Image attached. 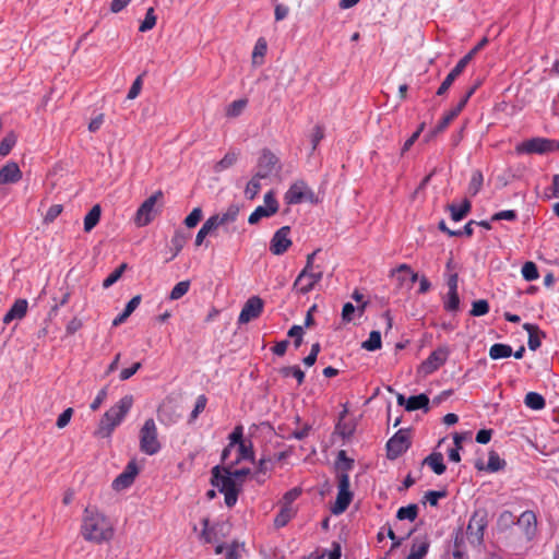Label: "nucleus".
I'll return each mask as SVG.
<instances>
[{
  "instance_id": "nucleus-14",
  "label": "nucleus",
  "mask_w": 559,
  "mask_h": 559,
  "mask_svg": "<svg viewBox=\"0 0 559 559\" xmlns=\"http://www.w3.org/2000/svg\"><path fill=\"white\" fill-rule=\"evenodd\" d=\"M264 302L258 296L250 297L243 305L238 317L239 324H246L251 320L259 318L263 311Z\"/></svg>"
},
{
  "instance_id": "nucleus-56",
  "label": "nucleus",
  "mask_w": 559,
  "mask_h": 559,
  "mask_svg": "<svg viewBox=\"0 0 559 559\" xmlns=\"http://www.w3.org/2000/svg\"><path fill=\"white\" fill-rule=\"evenodd\" d=\"M207 399L205 395H199L194 405L193 411L190 415V421H193L198 418V416L204 411L206 406Z\"/></svg>"
},
{
  "instance_id": "nucleus-62",
  "label": "nucleus",
  "mask_w": 559,
  "mask_h": 559,
  "mask_svg": "<svg viewBox=\"0 0 559 559\" xmlns=\"http://www.w3.org/2000/svg\"><path fill=\"white\" fill-rule=\"evenodd\" d=\"M324 138V128L323 126L317 124L311 133V144H312V151L317 148L320 141Z\"/></svg>"
},
{
  "instance_id": "nucleus-31",
  "label": "nucleus",
  "mask_w": 559,
  "mask_h": 559,
  "mask_svg": "<svg viewBox=\"0 0 559 559\" xmlns=\"http://www.w3.org/2000/svg\"><path fill=\"white\" fill-rule=\"evenodd\" d=\"M100 206L98 204L94 205L90 212L84 217V230L91 231L99 222L100 218Z\"/></svg>"
},
{
  "instance_id": "nucleus-16",
  "label": "nucleus",
  "mask_w": 559,
  "mask_h": 559,
  "mask_svg": "<svg viewBox=\"0 0 559 559\" xmlns=\"http://www.w3.org/2000/svg\"><path fill=\"white\" fill-rule=\"evenodd\" d=\"M552 150V141L543 138H533L516 146L520 154H544Z\"/></svg>"
},
{
  "instance_id": "nucleus-55",
  "label": "nucleus",
  "mask_w": 559,
  "mask_h": 559,
  "mask_svg": "<svg viewBox=\"0 0 559 559\" xmlns=\"http://www.w3.org/2000/svg\"><path fill=\"white\" fill-rule=\"evenodd\" d=\"M229 439V448H234L246 440L243 439V427L241 425H238L234 428L233 432L228 437Z\"/></svg>"
},
{
  "instance_id": "nucleus-13",
  "label": "nucleus",
  "mask_w": 559,
  "mask_h": 559,
  "mask_svg": "<svg viewBox=\"0 0 559 559\" xmlns=\"http://www.w3.org/2000/svg\"><path fill=\"white\" fill-rule=\"evenodd\" d=\"M448 356L449 349L447 347L437 348L420 364L418 372L423 376L433 373L445 364Z\"/></svg>"
},
{
  "instance_id": "nucleus-36",
  "label": "nucleus",
  "mask_w": 559,
  "mask_h": 559,
  "mask_svg": "<svg viewBox=\"0 0 559 559\" xmlns=\"http://www.w3.org/2000/svg\"><path fill=\"white\" fill-rule=\"evenodd\" d=\"M238 158V154L235 152H228L225 156L215 164L214 171L221 173L231 167Z\"/></svg>"
},
{
  "instance_id": "nucleus-49",
  "label": "nucleus",
  "mask_w": 559,
  "mask_h": 559,
  "mask_svg": "<svg viewBox=\"0 0 559 559\" xmlns=\"http://www.w3.org/2000/svg\"><path fill=\"white\" fill-rule=\"evenodd\" d=\"M515 523L516 522L514 514L511 511L507 510L500 513L497 521L498 527L501 530H507Z\"/></svg>"
},
{
  "instance_id": "nucleus-17",
  "label": "nucleus",
  "mask_w": 559,
  "mask_h": 559,
  "mask_svg": "<svg viewBox=\"0 0 559 559\" xmlns=\"http://www.w3.org/2000/svg\"><path fill=\"white\" fill-rule=\"evenodd\" d=\"M138 473L139 469L135 462H129L124 471L120 475H118L112 481V488L115 490H123L130 487L133 484Z\"/></svg>"
},
{
  "instance_id": "nucleus-1",
  "label": "nucleus",
  "mask_w": 559,
  "mask_h": 559,
  "mask_svg": "<svg viewBox=\"0 0 559 559\" xmlns=\"http://www.w3.org/2000/svg\"><path fill=\"white\" fill-rule=\"evenodd\" d=\"M114 532L107 516L96 509H85L81 525V534L85 540L95 544L109 542L114 537Z\"/></svg>"
},
{
  "instance_id": "nucleus-61",
  "label": "nucleus",
  "mask_w": 559,
  "mask_h": 559,
  "mask_svg": "<svg viewBox=\"0 0 559 559\" xmlns=\"http://www.w3.org/2000/svg\"><path fill=\"white\" fill-rule=\"evenodd\" d=\"M62 210L61 204L51 205L44 217V222L47 224L52 223L61 214Z\"/></svg>"
},
{
  "instance_id": "nucleus-44",
  "label": "nucleus",
  "mask_w": 559,
  "mask_h": 559,
  "mask_svg": "<svg viewBox=\"0 0 559 559\" xmlns=\"http://www.w3.org/2000/svg\"><path fill=\"white\" fill-rule=\"evenodd\" d=\"M506 465V462L500 459L499 454L495 451L489 452L487 469L489 472H498L502 469Z\"/></svg>"
},
{
  "instance_id": "nucleus-10",
  "label": "nucleus",
  "mask_w": 559,
  "mask_h": 559,
  "mask_svg": "<svg viewBox=\"0 0 559 559\" xmlns=\"http://www.w3.org/2000/svg\"><path fill=\"white\" fill-rule=\"evenodd\" d=\"M411 447V432L408 429H400L386 442L388 457L396 459Z\"/></svg>"
},
{
  "instance_id": "nucleus-26",
  "label": "nucleus",
  "mask_w": 559,
  "mask_h": 559,
  "mask_svg": "<svg viewBox=\"0 0 559 559\" xmlns=\"http://www.w3.org/2000/svg\"><path fill=\"white\" fill-rule=\"evenodd\" d=\"M429 399L426 394L421 393L418 395H414L407 399L405 409L407 412H413L417 409L425 408L428 409Z\"/></svg>"
},
{
  "instance_id": "nucleus-18",
  "label": "nucleus",
  "mask_w": 559,
  "mask_h": 559,
  "mask_svg": "<svg viewBox=\"0 0 559 559\" xmlns=\"http://www.w3.org/2000/svg\"><path fill=\"white\" fill-rule=\"evenodd\" d=\"M240 212V206L238 204H230L224 212L214 214L210 216L214 225L218 228L221 226H225L231 224L237 221Z\"/></svg>"
},
{
  "instance_id": "nucleus-50",
  "label": "nucleus",
  "mask_w": 559,
  "mask_h": 559,
  "mask_svg": "<svg viewBox=\"0 0 559 559\" xmlns=\"http://www.w3.org/2000/svg\"><path fill=\"white\" fill-rule=\"evenodd\" d=\"M292 516H293V509L290 507H283L274 520L275 526L276 527L285 526L289 522Z\"/></svg>"
},
{
  "instance_id": "nucleus-11",
  "label": "nucleus",
  "mask_w": 559,
  "mask_h": 559,
  "mask_svg": "<svg viewBox=\"0 0 559 559\" xmlns=\"http://www.w3.org/2000/svg\"><path fill=\"white\" fill-rule=\"evenodd\" d=\"M257 168L255 175L266 179L281 169L280 159L269 148H263L258 159Z\"/></svg>"
},
{
  "instance_id": "nucleus-33",
  "label": "nucleus",
  "mask_w": 559,
  "mask_h": 559,
  "mask_svg": "<svg viewBox=\"0 0 559 559\" xmlns=\"http://www.w3.org/2000/svg\"><path fill=\"white\" fill-rule=\"evenodd\" d=\"M417 515H418V507L415 503L400 508L396 513V518L399 520H401V521L408 520L411 522L415 521Z\"/></svg>"
},
{
  "instance_id": "nucleus-63",
  "label": "nucleus",
  "mask_w": 559,
  "mask_h": 559,
  "mask_svg": "<svg viewBox=\"0 0 559 559\" xmlns=\"http://www.w3.org/2000/svg\"><path fill=\"white\" fill-rule=\"evenodd\" d=\"M518 217V214L514 210H504L497 212L492 215L491 221H515Z\"/></svg>"
},
{
  "instance_id": "nucleus-59",
  "label": "nucleus",
  "mask_w": 559,
  "mask_h": 559,
  "mask_svg": "<svg viewBox=\"0 0 559 559\" xmlns=\"http://www.w3.org/2000/svg\"><path fill=\"white\" fill-rule=\"evenodd\" d=\"M445 496V490H429L426 492L425 499L430 506L436 507L438 504L439 499L444 498Z\"/></svg>"
},
{
  "instance_id": "nucleus-4",
  "label": "nucleus",
  "mask_w": 559,
  "mask_h": 559,
  "mask_svg": "<svg viewBox=\"0 0 559 559\" xmlns=\"http://www.w3.org/2000/svg\"><path fill=\"white\" fill-rule=\"evenodd\" d=\"M140 450L147 455H154L159 452L162 444L158 440L157 426L153 418L144 421L139 433Z\"/></svg>"
},
{
  "instance_id": "nucleus-2",
  "label": "nucleus",
  "mask_w": 559,
  "mask_h": 559,
  "mask_svg": "<svg viewBox=\"0 0 559 559\" xmlns=\"http://www.w3.org/2000/svg\"><path fill=\"white\" fill-rule=\"evenodd\" d=\"M133 405V396L124 395L115 405H112L99 420L96 436L108 438L115 428L121 424L126 415Z\"/></svg>"
},
{
  "instance_id": "nucleus-40",
  "label": "nucleus",
  "mask_w": 559,
  "mask_h": 559,
  "mask_svg": "<svg viewBox=\"0 0 559 559\" xmlns=\"http://www.w3.org/2000/svg\"><path fill=\"white\" fill-rule=\"evenodd\" d=\"M522 276L525 281L532 282L539 277L537 266L534 262L527 261L522 266Z\"/></svg>"
},
{
  "instance_id": "nucleus-12",
  "label": "nucleus",
  "mask_w": 559,
  "mask_h": 559,
  "mask_svg": "<svg viewBox=\"0 0 559 559\" xmlns=\"http://www.w3.org/2000/svg\"><path fill=\"white\" fill-rule=\"evenodd\" d=\"M278 211V202L275 198L274 191H269L264 194V205H259L248 218L250 225H255L263 217H271Z\"/></svg>"
},
{
  "instance_id": "nucleus-54",
  "label": "nucleus",
  "mask_w": 559,
  "mask_h": 559,
  "mask_svg": "<svg viewBox=\"0 0 559 559\" xmlns=\"http://www.w3.org/2000/svg\"><path fill=\"white\" fill-rule=\"evenodd\" d=\"M202 209L201 207H194L191 213L185 218V225L188 227V228H193L195 227L201 218H202Z\"/></svg>"
},
{
  "instance_id": "nucleus-39",
  "label": "nucleus",
  "mask_w": 559,
  "mask_h": 559,
  "mask_svg": "<svg viewBox=\"0 0 559 559\" xmlns=\"http://www.w3.org/2000/svg\"><path fill=\"white\" fill-rule=\"evenodd\" d=\"M247 99H237L228 105L226 108V116L230 118H236L242 114L245 108L247 107Z\"/></svg>"
},
{
  "instance_id": "nucleus-48",
  "label": "nucleus",
  "mask_w": 559,
  "mask_h": 559,
  "mask_svg": "<svg viewBox=\"0 0 559 559\" xmlns=\"http://www.w3.org/2000/svg\"><path fill=\"white\" fill-rule=\"evenodd\" d=\"M156 25V15L153 8H148L143 22L141 23L139 31L147 32Z\"/></svg>"
},
{
  "instance_id": "nucleus-57",
  "label": "nucleus",
  "mask_w": 559,
  "mask_h": 559,
  "mask_svg": "<svg viewBox=\"0 0 559 559\" xmlns=\"http://www.w3.org/2000/svg\"><path fill=\"white\" fill-rule=\"evenodd\" d=\"M287 335L294 338V345L298 348L302 343L304 329L301 325H293Z\"/></svg>"
},
{
  "instance_id": "nucleus-41",
  "label": "nucleus",
  "mask_w": 559,
  "mask_h": 559,
  "mask_svg": "<svg viewBox=\"0 0 559 559\" xmlns=\"http://www.w3.org/2000/svg\"><path fill=\"white\" fill-rule=\"evenodd\" d=\"M190 288V281H181L177 283L169 294L170 300H178L185 296Z\"/></svg>"
},
{
  "instance_id": "nucleus-7",
  "label": "nucleus",
  "mask_w": 559,
  "mask_h": 559,
  "mask_svg": "<svg viewBox=\"0 0 559 559\" xmlns=\"http://www.w3.org/2000/svg\"><path fill=\"white\" fill-rule=\"evenodd\" d=\"M486 526V513L484 511H475L466 527V537L471 545L480 546L483 544Z\"/></svg>"
},
{
  "instance_id": "nucleus-9",
  "label": "nucleus",
  "mask_w": 559,
  "mask_h": 559,
  "mask_svg": "<svg viewBox=\"0 0 559 559\" xmlns=\"http://www.w3.org/2000/svg\"><path fill=\"white\" fill-rule=\"evenodd\" d=\"M162 198H163V192L157 191L154 194H152L150 198H147L140 205V207L138 209V211L135 213V217H134V222L138 226H140V227L146 226L153 221V218L156 214V210H155L156 202Z\"/></svg>"
},
{
  "instance_id": "nucleus-30",
  "label": "nucleus",
  "mask_w": 559,
  "mask_h": 559,
  "mask_svg": "<svg viewBox=\"0 0 559 559\" xmlns=\"http://www.w3.org/2000/svg\"><path fill=\"white\" fill-rule=\"evenodd\" d=\"M488 44L487 37H484L468 53H466L455 66L457 71L463 72L474 56Z\"/></svg>"
},
{
  "instance_id": "nucleus-34",
  "label": "nucleus",
  "mask_w": 559,
  "mask_h": 559,
  "mask_svg": "<svg viewBox=\"0 0 559 559\" xmlns=\"http://www.w3.org/2000/svg\"><path fill=\"white\" fill-rule=\"evenodd\" d=\"M483 182H484V176H483L481 171L480 170L473 171L469 183H468V188H467L468 193L472 197L476 195L480 191V189L483 187Z\"/></svg>"
},
{
  "instance_id": "nucleus-29",
  "label": "nucleus",
  "mask_w": 559,
  "mask_h": 559,
  "mask_svg": "<svg viewBox=\"0 0 559 559\" xmlns=\"http://www.w3.org/2000/svg\"><path fill=\"white\" fill-rule=\"evenodd\" d=\"M471 207H472L471 202L466 199L463 201V203L460 206H457L455 204H450L448 206V209L451 213V218L455 222L463 219L471 211Z\"/></svg>"
},
{
  "instance_id": "nucleus-58",
  "label": "nucleus",
  "mask_w": 559,
  "mask_h": 559,
  "mask_svg": "<svg viewBox=\"0 0 559 559\" xmlns=\"http://www.w3.org/2000/svg\"><path fill=\"white\" fill-rule=\"evenodd\" d=\"M142 85H143V75L141 74L133 81V83L128 92L127 98L130 100L135 99L139 96V94L141 93Z\"/></svg>"
},
{
  "instance_id": "nucleus-3",
  "label": "nucleus",
  "mask_w": 559,
  "mask_h": 559,
  "mask_svg": "<svg viewBox=\"0 0 559 559\" xmlns=\"http://www.w3.org/2000/svg\"><path fill=\"white\" fill-rule=\"evenodd\" d=\"M212 485L215 486L225 496V504L231 508L236 504L239 495V488L236 480L230 477L229 469L214 466L212 468Z\"/></svg>"
},
{
  "instance_id": "nucleus-45",
  "label": "nucleus",
  "mask_w": 559,
  "mask_h": 559,
  "mask_svg": "<svg viewBox=\"0 0 559 559\" xmlns=\"http://www.w3.org/2000/svg\"><path fill=\"white\" fill-rule=\"evenodd\" d=\"M127 264L122 263L119 267H117L114 272H111L103 282L104 288H109L112 286L123 274L127 269Z\"/></svg>"
},
{
  "instance_id": "nucleus-43",
  "label": "nucleus",
  "mask_w": 559,
  "mask_h": 559,
  "mask_svg": "<svg viewBox=\"0 0 559 559\" xmlns=\"http://www.w3.org/2000/svg\"><path fill=\"white\" fill-rule=\"evenodd\" d=\"M186 241H187L186 235L182 231L177 230L175 233V235L173 236V238H171V248L174 250V253H173L171 258H175V257H177L179 254V252L185 247Z\"/></svg>"
},
{
  "instance_id": "nucleus-46",
  "label": "nucleus",
  "mask_w": 559,
  "mask_h": 559,
  "mask_svg": "<svg viewBox=\"0 0 559 559\" xmlns=\"http://www.w3.org/2000/svg\"><path fill=\"white\" fill-rule=\"evenodd\" d=\"M336 464L337 468L340 469V473H347L353 468L354 461L347 457L346 452L344 450H341L337 454Z\"/></svg>"
},
{
  "instance_id": "nucleus-19",
  "label": "nucleus",
  "mask_w": 559,
  "mask_h": 559,
  "mask_svg": "<svg viewBox=\"0 0 559 559\" xmlns=\"http://www.w3.org/2000/svg\"><path fill=\"white\" fill-rule=\"evenodd\" d=\"M536 515L532 511H524L518 519L516 524L522 528L527 539H532L536 531Z\"/></svg>"
},
{
  "instance_id": "nucleus-51",
  "label": "nucleus",
  "mask_w": 559,
  "mask_h": 559,
  "mask_svg": "<svg viewBox=\"0 0 559 559\" xmlns=\"http://www.w3.org/2000/svg\"><path fill=\"white\" fill-rule=\"evenodd\" d=\"M489 311V304L485 299H478L473 302L471 309V316L473 317H481L487 314Z\"/></svg>"
},
{
  "instance_id": "nucleus-20",
  "label": "nucleus",
  "mask_w": 559,
  "mask_h": 559,
  "mask_svg": "<svg viewBox=\"0 0 559 559\" xmlns=\"http://www.w3.org/2000/svg\"><path fill=\"white\" fill-rule=\"evenodd\" d=\"M22 178V171L14 162L5 164L0 169V185L15 183Z\"/></svg>"
},
{
  "instance_id": "nucleus-47",
  "label": "nucleus",
  "mask_w": 559,
  "mask_h": 559,
  "mask_svg": "<svg viewBox=\"0 0 559 559\" xmlns=\"http://www.w3.org/2000/svg\"><path fill=\"white\" fill-rule=\"evenodd\" d=\"M336 464L337 468L340 469V473H347L353 468L354 461L347 457L346 452L344 450H341L337 454Z\"/></svg>"
},
{
  "instance_id": "nucleus-64",
  "label": "nucleus",
  "mask_w": 559,
  "mask_h": 559,
  "mask_svg": "<svg viewBox=\"0 0 559 559\" xmlns=\"http://www.w3.org/2000/svg\"><path fill=\"white\" fill-rule=\"evenodd\" d=\"M15 144V139L5 136L0 142V155L7 156Z\"/></svg>"
},
{
  "instance_id": "nucleus-15",
  "label": "nucleus",
  "mask_w": 559,
  "mask_h": 559,
  "mask_svg": "<svg viewBox=\"0 0 559 559\" xmlns=\"http://www.w3.org/2000/svg\"><path fill=\"white\" fill-rule=\"evenodd\" d=\"M289 235H290L289 226H283L278 230L275 231V234L273 235V237L270 241V251L274 255H282L289 249V247L293 243Z\"/></svg>"
},
{
  "instance_id": "nucleus-27",
  "label": "nucleus",
  "mask_w": 559,
  "mask_h": 559,
  "mask_svg": "<svg viewBox=\"0 0 559 559\" xmlns=\"http://www.w3.org/2000/svg\"><path fill=\"white\" fill-rule=\"evenodd\" d=\"M512 354V347L508 344L496 343L489 348V357L493 360L508 358Z\"/></svg>"
},
{
  "instance_id": "nucleus-32",
  "label": "nucleus",
  "mask_w": 559,
  "mask_h": 559,
  "mask_svg": "<svg viewBox=\"0 0 559 559\" xmlns=\"http://www.w3.org/2000/svg\"><path fill=\"white\" fill-rule=\"evenodd\" d=\"M524 404L531 409L540 411L545 407L546 402L543 395H540L539 393L528 392L525 395Z\"/></svg>"
},
{
  "instance_id": "nucleus-53",
  "label": "nucleus",
  "mask_w": 559,
  "mask_h": 559,
  "mask_svg": "<svg viewBox=\"0 0 559 559\" xmlns=\"http://www.w3.org/2000/svg\"><path fill=\"white\" fill-rule=\"evenodd\" d=\"M9 311L14 314L16 319H22L27 311V301L25 299H17Z\"/></svg>"
},
{
  "instance_id": "nucleus-25",
  "label": "nucleus",
  "mask_w": 559,
  "mask_h": 559,
  "mask_svg": "<svg viewBox=\"0 0 559 559\" xmlns=\"http://www.w3.org/2000/svg\"><path fill=\"white\" fill-rule=\"evenodd\" d=\"M424 464H427L437 475H442L447 467L443 463V456L439 452L431 453L424 460Z\"/></svg>"
},
{
  "instance_id": "nucleus-6",
  "label": "nucleus",
  "mask_w": 559,
  "mask_h": 559,
  "mask_svg": "<svg viewBox=\"0 0 559 559\" xmlns=\"http://www.w3.org/2000/svg\"><path fill=\"white\" fill-rule=\"evenodd\" d=\"M284 200L287 204H300L302 202H316V194L304 180H297L285 192Z\"/></svg>"
},
{
  "instance_id": "nucleus-28",
  "label": "nucleus",
  "mask_w": 559,
  "mask_h": 559,
  "mask_svg": "<svg viewBox=\"0 0 559 559\" xmlns=\"http://www.w3.org/2000/svg\"><path fill=\"white\" fill-rule=\"evenodd\" d=\"M217 229V227L214 225V223L212 222V219L209 217L202 225V227L199 229L197 236H195V240H194V243L197 247L203 245L205 238L207 236H211L215 233V230Z\"/></svg>"
},
{
  "instance_id": "nucleus-60",
  "label": "nucleus",
  "mask_w": 559,
  "mask_h": 559,
  "mask_svg": "<svg viewBox=\"0 0 559 559\" xmlns=\"http://www.w3.org/2000/svg\"><path fill=\"white\" fill-rule=\"evenodd\" d=\"M267 46L264 38H259L254 45L253 52H252V60L255 63L257 58L261 57L263 58L266 52Z\"/></svg>"
},
{
  "instance_id": "nucleus-35",
  "label": "nucleus",
  "mask_w": 559,
  "mask_h": 559,
  "mask_svg": "<svg viewBox=\"0 0 559 559\" xmlns=\"http://www.w3.org/2000/svg\"><path fill=\"white\" fill-rule=\"evenodd\" d=\"M280 373L284 378L293 377L297 380V383L300 385L305 380V372L299 368V366H288L280 369Z\"/></svg>"
},
{
  "instance_id": "nucleus-37",
  "label": "nucleus",
  "mask_w": 559,
  "mask_h": 559,
  "mask_svg": "<svg viewBox=\"0 0 559 559\" xmlns=\"http://www.w3.org/2000/svg\"><path fill=\"white\" fill-rule=\"evenodd\" d=\"M381 333L379 331H371L367 341L362 343V348L369 352L381 348Z\"/></svg>"
},
{
  "instance_id": "nucleus-21",
  "label": "nucleus",
  "mask_w": 559,
  "mask_h": 559,
  "mask_svg": "<svg viewBox=\"0 0 559 559\" xmlns=\"http://www.w3.org/2000/svg\"><path fill=\"white\" fill-rule=\"evenodd\" d=\"M466 106V99H461L459 104L451 109L449 112H447L442 119L439 121V123L436 126L433 131L431 132V136L444 131L448 126L451 123V121L457 117V115L462 111V109Z\"/></svg>"
},
{
  "instance_id": "nucleus-38",
  "label": "nucleus",
  "mask_w": 559,
  "mask_h": 559,
  "mask_svg": "<svg viewBox=\"0 0 559 559\" xmlns=\"http://www.w3.org/2000/svg\"><path fill=\"white\" fill-rule=\"evenodd\" d=\"M261 177H258V175L254 174L250 181L247 183V187L245 189V194L247 199L252 200L257 197L261 189Z\"/></svg>"
},
{
  "instance_id": "nucleus-8",
  "label": "nucleus",
  "mask_w": 559,
  "mask_h": 559,
  "mask_svg": "<svg viewBox=\"0 0 559 559\" xmlns=\"http://www.w3.org/2000/svg\"><path fill=\"white\" fill-rule=\"evenodd\" d=\"M322 270H302L294 282L293 289L301 295L311 292L322 280Z\"/></svg>"
},
{
  "instance_id": "nucleus-5",
  "label": "nucleus",
  "mask_w": 559,
  "mask_h": 559,
  "mask_svg": "<svg viewBox=\"0 0 559 559\" xmlns=\"http://www.w3.org/2000/svg\"><path fill=\"white\" fill-rule=\"evenodd\" d=\"M349 476L347 473H338L337 475V496L331 511L338 515L347 510L352 500L353 492L349 489Z\"/></svg>"
},
{
  "instance_id": "nucleus-22",
  "label": "nucleus",
  "mask_w": 559,
  "mask_h": 559,
  "mask_svg": "<svg viewBox=\"0 0 559 559\" xmlns=\"http://www.w3.org/2000/svg\"><path fill=\"white\" fill-rule=\"evenodd\" d=\"M429 540L425 537L423 539L415 538L411 548V552L406 559H423L429 550Z\"/></svg>"
},
{
  "instance_id": "nucleus-42",
  "label": "nucleus",
  "mask_w": 559,
  "mask_h": 559,
  "mask_svg": "<svg viewBox=\"0 0 559 559\" xmlns=\"http://www.w3.org/2000/svg\"><path fill=\"white\" fill-rule=\"evenodd\" d=\"M462 72L461 71H457L456 68L454 67L450 73L447 75V78L443 80V82L441 83V85L439 86L438 91H437V95L441 96L443 94L447 93V91L450 88V86L453 84V82L455 81V79L461 74Z\"/></svg>"
},
{
  "instance_id": "nucleus-52",
  "label": "nucleus",
  "mask_w": 559,
  "mask_h": 559,
  "mask_svg": "<svg viewBox=\"0 0 559 559\" xmlns=\"http://www.w3.org/2000/svg\"><path fill=\"white\" fill-rule=\"evenodd\" d=\"M443 306L447 311H451V312L456 311L460 306V297H459L457 292L449 290L447 299L443 302Z\"/></svg>"
},
{
  "instance_id": "nucleus-24",
  "label": "nucleus",
  "mask_w": 559,
  "mask_h": 559,
  "mask_svg": "<svg viewBox=\"0 0 559 559\" xmlns=\"http://www.w3.org/2000/svg\"><path fill=\"white\" fill-rule=\"evenodd\" d=\"M238 455L235 462L231 463V466L238 464L241 461H254V452L252 442L250 440H246L245 442L236 445Z\"/></svg>"
},
{
  "instance_id": "nucleus-23",
  "label": "nucleus",
  "mask_w": 559,
  "mask_h": 559,
  "mask_svg": "<svg viewBox=\"0 0 559 559\" xmlns=\"http://www.w3.org/2000/svg\"><path fill=\"white\" fill-rule=\"evenodd\" d=\"M524 330L528 333L527 345L531 350H536L540 347L542 341L540 337L545 336L544 333H540L539 329L535 324L525 323L523 325Z\"/></svg>"
}]
</instances>
